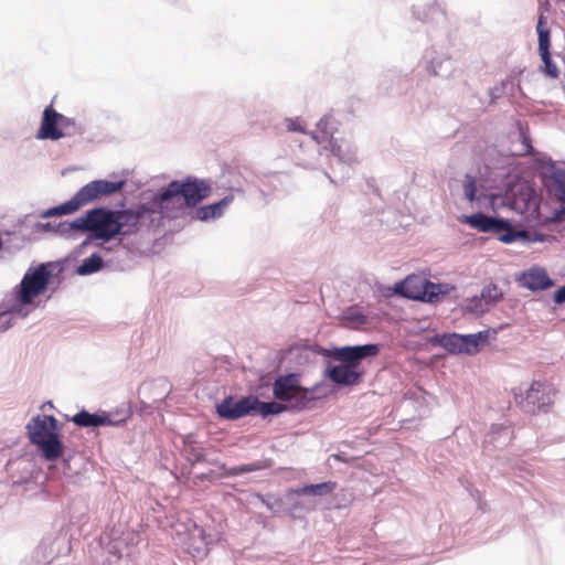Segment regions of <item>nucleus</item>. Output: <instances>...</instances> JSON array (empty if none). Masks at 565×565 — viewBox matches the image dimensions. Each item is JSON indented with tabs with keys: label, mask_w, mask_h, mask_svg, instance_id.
<instances>
[{
	"label": "nucleus",
	"mask_w": 565,
	"mask_h": 565,
	"mask_svg": "<svg viewBox=\"0 0 565 565\" xmlns=\"http://www.w3.org/2000/svg\"><path fill=\"white\" fill-rule=\"evenodd\" d=\"M58 430V422L52 415H38L26 425L30 443L41 450L47 461H55L63 455L64 446Z\"/></svg>",
	"instance_id": "nucleus-1"
},
{
	"label": "nucleus",
	"mask_w": 565,
	"mask_h": 565,
	"mask_svg": "<svg viewBox=\"0 0 565 565\" xmlns=\"http://www.w3.org/2000/svg\"><path fill=\"white\" fill-rule=\"evenodd\" d=\"M380 352L376 344H364L356 347H344L337 350V360L347 364L332 366L328 370V377L341 385H355L360 382L362 374L355 369L360 360L375 356Z\"/></svg>",
	"instance_id": "nucleus-2"
},
{
	"label": "nucleus",
	"mask_w": 565,
	"mask_h": 565,
	"mask_svg": "<svg viewBox=\"0 0 565 565\" xmlns=\"http://www.w3.org/2000/svg\"><path fill=\"white\" fill-rule=\"evenodd\" d=\"M70 227L81 232H90L89 238L108 242L119 235L120 225L117 224L114 210L95 207L75 218Z\"/></svg>",
	"instance_id": "nucleus-3"
},
{
	"label": "nucleus",
	"mask_w": 565,
	"mask_h": 565,
	"mask_svg": "<svg viewBox=\"0 0 565 565\" xmlns=\"http://www.w3.org/2000/svg\"><path fill=\"white\" fill-rule=\"evenodd\" d=\"M125 185L124 181L113 182L107 180H95L85 184L76 194L61 205L47 210L43 217L72 214L82 206L94 200L120 191Z\"/></svg>",
	"instance_id": "nucleus-4"
},
{
	"label": "nucleus",
	"mask_w": 565,
	"mask_h": 565,
	"mask_svg": "<svg viewBox=\"0 0 565 565\" xmlns=\"http://www.w3.org/2000/svg\"><path fill=\"white\" fill-rule=\"evenodd\" d=\"M211 193V184L205 180L188 179L183 182L172 181L157 196V202L161 209H167L169 204H178L181 200L186 206H195L199 202L206 199Z\"/></svg>",
	"instance_id": "nucleus-5"
},
{
	"label": "nucleus",
	"mask_w": 565,
	"mask_h": 565,
	"mask_svg": "<svg viewBox=\"0 0 565 565\" xmlns=\"http://www.w3.org/2000/svg\"><path fill=\"white\" fill-rule=\"evenodd\" d=\"M455 287L449 284H435L419 275H411L395 286V292L413 300L438 302Z\"/></svg>",
	"instance_id": "nucleus-6"
},
{
	"label": "nucleus",
	"mask_w": 565,
	"mask_h": 565,
	"mask_svg": "<svg viewBox=\"0 0 565 565\" xmlns=\"http://www.w3.org/2000/svg\"><path fill=\"white\" fill-rule=\"evenodd\" d=\"M51 273L46 265L41 264L36 268H30L15 288L14 303L23 310L24 306L33 305L34 299L47 289Z\"/></svg>",
	"instance_id": "nucleus-7"
},
{
	"label": "nucleus",
	"mask_w": 565,
	"mask_h": 565,
	"mask_svg": "<svg viewBox=\"0 0 565 565\" xmlns=\"http://www.w3.org/2000/svg\"><path fill=\"white\" fill-rule=\"evenodd\" d=\"M75 127V120L57 113L52 105L45 107L41 126L38 132L39 139L58 140L68 134L70 128Z\"/></svg>",
	"instance_id": "nucleus-8"
},
{
	"label": "nucleus",
	"mask_w": 565,
	"mask_h": 565,
	"mask_svg": "<svg viewBox=\"0 0 565 565\" xmlns=\"http://www.w3.org/2000/svg\"><path fill=\"white\" fill-rule=\"evenodd\" d=\"M489 331H480L475 334L460 335L457 333L441 335L439 343L450 353L476 354L480 345L486 343Z\"/></svg>",
	"instance_id": "nucleus-9"
},
{
	"label": "nucleus",
	"mask_w": 565,
	"mask_h": 565,
	"mask_svg": "<svg viewBox=\"0 0 565 565\" xmlns=\"http://www.w3.org/2000/svg\"><path fill=\"white\" fill-rule=\"evenodd\" d=\"M515 401L527 413H535L553 403L551 390L539 381L531 384L525 395H515Z\"/></svg>",
	"instance_id": "nucleus-10"
},
{
	"label": "nucleus",
	"mask_w": 565,
	"mask_h": 565,
	"mask_svg": "<svg viewBox=\"0 0 565 565\" xmlns=\"http://www.w3.org/2000/svg\"><path fill=\"white\" fill-rule=\"evenodd\" d=\"M329 122H330L329 117L321 118L317 126H318V129L321 130L322 135L321 136L312 135V138L318 143H323V142L328 141V146H326L324 148L329 149L330 152L333 156L338 157L340 160H343V161L352 160L354 151L352 150L351 145L347 143L345 148L343 149L342 145L339 143V141L337 139H333L332 132L328 131Z\"/></svg>",
	"instance_id": "nucleus-11"
},
{
	"label": "nucleus",
	"mask_w": 565,
	"mask_h": 565,
	"mask_svg": "<svg viewBox=\"0 0 565 565\" xmlns=\"http://www.w3.org/2000/svg\"><path fill=\"white\" fill-rule=\"evenodd\" d=\"M273 393L275 398L281 402H290L299 396L305 397V391L298 385L297 377L294 374L279 376L274 382Z\"/></svg>",
	"instance_id": "nucleus-12"
},
{
	"label": "nucleus",
	"mask_w": 565,
	"mask_h": 565,
	"mask_svg": "<svg viewBox=\"0 0 565 565\" xmlns=\"http://www.w3.org/2000/svg\"><path fill=\"white\" fill-rule=\"evenodd\" d=\"M254 411V397H244L237 402L232 398L223 401L217 406V414L226 419H238Z\"/></svg>",
	"instance_id": "nucleus-13"
},
{
	"label": "nucleus",
	"mask_w": 565,
	"mask_h": 565,
	"mask_svg": "<svg viewBox=\"0 0 565 565\" xmlns=\"http://www.w3.org/2000/svg\"><path fill=\"white\" fill-rule=\"evenodd\" d=\"M519 282L522 287L532 291L545 290L554 285L553 280L548 277L547 271L539 266H533L522 273L519 278Z\"/></svg>",
	"instance_id": "nucleus-14"
},
{
	"label": "nucleus",
	"mask_w": 565,
	"mask_h": 565,
	"mask_svg": "<svg viewBox=\"0 0 565 565\" xmlns=\"http://www.w3.org/2000/svg\"><path fill=\"white\" fill-rule=\"evenodd\" d=\"M512 207L526 218L534 217L539 213V198L531 188H525L516 194L512 201Z\"/></svg>",
	"instance_id": "nucleus-15"
},
{
	"label": "nucleus",
	"mask_w": 565,
	"mask_h": 565,
	"mask_svg": "<svg viewBox=\"0 0 565 565\" xmlns=\"http://www.w3.org/2000/svg\"><path fill=\"white\" fill-rule=\"evenodd\" d=\"M116 221L120 225L119 235H129L137 231L143 215L142 211L116 210Z\"/></svg>",
	"instance_id": "nucleus-16"
},
{
	"label": "nucleus",
	"mask_w": 565,
	"mask_h": 565,
	"mask_svg": "<svg viewBox=\"0 0 565 565\" xmlns=\"http://www.w3.org/2000/svg\"><path fill=\"white\" fill-rule=\"evenodd\" d=\"M463 222L483 233H492L493 228L498 230L501 226L499 218L482 213L466 215L463 216Z\"/></svg>",
	"instance_id": "nucleus-17"
},
{
	"label": "nucleus",
	"mask_w": 565,
	"mask_h": 565,
	"mask_svg": "<svg viewBox=\"0 0 565 565\" xmlns=\"http://www.w3.org/2000/svg\"><path fill=\"white\" fill-rule=\"evenodd\" d=\"M233 200V195H227L216 203L199 207L195 211L196 218L200 221H207L210 218L220 217L223 214L224 209H226Z\"/></svg>",
	"instance_id": "nucleus-18"
},
{
	"label": "nucleus",
	"mask_w": 565,
	"mask_h": 565,
	"mask_svg": "<svg viewBox=\"0 0 565 565\" xmlns=\"http://www.w3.org/2000/svg\"><path fill=\"white\" fill-rule=\"evenodd\" d=\"M499 223L501 224L500 228L492 230V233L498 236L499 241L509 244L518 238L526 237V232L514 230L508 221L499 220Z\"/></svg>",
	"instance_id": "nucleus-19"
},
{
	"label": "nucleus",
	"mask_w": 565,
	"mask_h": 565,
	"mask_svg": "<svg viewBox=\"0 0 565 565\" xmlns=\"http://www.w3.org/2000/svg\"><path fill=\"white\" fill-rule=\"evenodd\" d=\"M536 32L539 36V54L548 53L551 47V31L543 14L539 17Z\"/></svg>",
	"instance_id": "nucleus-20"
},
{
	"label": "nucleus",
	"mask_w": 565,
	"mask_h": 565,
	"mask_svg": "<svg viewBox=\"0 0 565 565\" xmlns=\"http://www.w3.org/2000/svg\"><path fill=\"white\" fill-rule=\"evenodd\" d=\"M270 467V463L268 461H256L248 465H242V466H234L226 468L225 465L222 466V469L227 477H235L244 473H249L263 469H267Z\"/></svg>",
	"instance_id": "nucleus-21"
},
{
	"label": "nucleus",
	"mask_w": 565,
	"mask_h": 565,
	"mask_svg": "<svg viewBox=\"0 0 565 565\" xmlns=\"http://www.w3.org/2000/svg\"><path fill=\"white\" fill-rule=\"evenodd\" d=\"M72 422L79 427H97L105 425L107 419L97 414H89L86 411H82L73 416Z\"/></svg>",
	"instance_id": "nucleus-22"
},
{
	"label": "nucleus",
	"mask_w": 565,
	"mask_h": 565,
	"mask_svg": "<svg viewBox=\"0 0 565 565\" xmlns=\"http://www.w3.org/2000/svg\"><path fill=\"white\" fill-rule=\"evenodd\" d=\"M337 488V483L333 481H327L318 484H309L303 488L295 490L297 494H310V495H324L331 493Z\"/></svg>",
	"instance_id": "nucleus-23"
},
{
	"label": "nucleus",
	"mask_w": 565,
	"mask_h": 565,
	"mask_svg": "<svg viewBox=\"0 0 565 565\" xmlns=\"http://www.w3.org/2000/svg\"><path fill=\"white\" fill-rule=\"evenodd\" d=\"M286 409V406L277 402H260L254 397V411L263 416L276 415Z\"/></svg>",
	"instance_id": "nucleus-24"
},
{
	"label": "nucleus",
	"mask_w": 565,
	"mask_h": 565,
	"mask_svg": "<svg viewBox=\"0 0 565 565\" xmlns=\"http://www.w3.org/2000/svg\"><path fill=\"white\" fill-rule=\"evenodd\" d=\"M103 258L97 254H92L79 265L77 273L79 275H89L98 271L103 267Z\"/></svg>",
	"instance_id": "nucleus-25"
},
{
	"label": "nucleus",
	"mask_w": 565,
	"mask_h": 565,
	"mask_svg": "<svg viewBox=\"0 0 565 565\" xmlns=\"http://www.w3.org/2000/svg\"><path fill=\"white\" fill-rule=\"evenodd\" d=\"M12 313L20 315L22 317L28 315V311L22 312V309L17 305H12L9 310L0 311V332L9 329L12 322Z\"/></svg>",
	"instance_id": "nucleus-26"
},
{
	"label": "nucleus",
	"mask_w": 565,
	"mask_h": 565,
	"mask_svg": "<svg viewBox=\"0 0 565 565\" xmlns=\"http://www.w3.org/2000/svg\"><path fill=\"white\" fill-rule=\"evenodd\" d=\"M540 56L543 62L542 72L544 73V75L551 78H557L559 76V70L556 66V64L552 61L551 52L546 54H540Z\"/></svg>",
	"instance_id": "nucleus-27"
},
{
	"label": "nucleus",
	"mask_w": 565,
	"mask_h": 565,
	"mask_svg": "<svg viewBox=\"0 0 565 565\" xmlns=\"http://www.w3.org/2000/svg\"><path fill=\"white\" fill-rule=\"evenodd\" d=\"M502 291L495 284L487 285L481 291V298L486 302H498L502 299Z\"/></svg>",
	"instance_id": "nucleus-28"
},
{
	"label": "nucleus",
	"mask_w": 565,
	"mask_h": 565,
	"mask_svg": "<svg viewBox=\"0 0 565 565\" xmlns=\"http://www.w3.org/2000/svg\"><path fill=\"white\" fill-rule=\"evenodd\" d=\"M476 180L471 175H466L465 182H463V192L465 196L469 202H473L476 199Z\"/></svg>",
	"instance_id": "nucleus-29"
},
{
	"label": "nucleus",
	"mask_w": 565,
	"mask_h": 565,
	"mask_svg": "<svg viewBox=\"0 0 565 565\" xmlns=\"http://www.w3.org/2000/svg\"><path fill=\"white\" fill-rule=\"evenodd\" d=\"M345 319L356 326L365 324L369 321L367 317L358 310L349 311Z\"/></svg>",
	"instance_id": "nucleus-30"
},
{
	"label": "nucleus",
	"mask_w": 565,
	"mask_h": 565,
	"mask_svg": "<svg viewBox=\"0 0 565 565\" xmlns=\"http://www.w3.org/2000/svg\"><path fill=\"white\" fill-rule=\"evenodd\" d=\"M555 183L559 200L565 202V173L557 174Z\"/></svg>",
	"instance_id": "nucleus-31"
},
{
	"label": "nucleus",
	"mask_w": 565,
	"mask_h": 565,
	"mask_svg": "<svg viewBox=\"0 0 565 565\" xmlns=\"http://www.w3.org/2000/svg\"><path fill=\"white\" fill-rule=\"evenodd\" d=\"M287 130L305 134L306 130L298 118L287 119Z\"/></svg>",
	"instance_id": "nucleus-32"
},
{
	"label": "nucleus",
	"mask_w": 565,
	"mask_h": 565,
	"mask_svg": "<svg viewBox=\"0 0 565 565\" xmlns=\"http://www.w3.org/2000/svg\"><path fill=\"white\" fill-rule=\"evenodd\" d=\"M554 301L556 303H564L565 302V285L555 291V294H554Z\"/></svg>",
	"instance_id": "nucleus-33"
}]
</instances>
